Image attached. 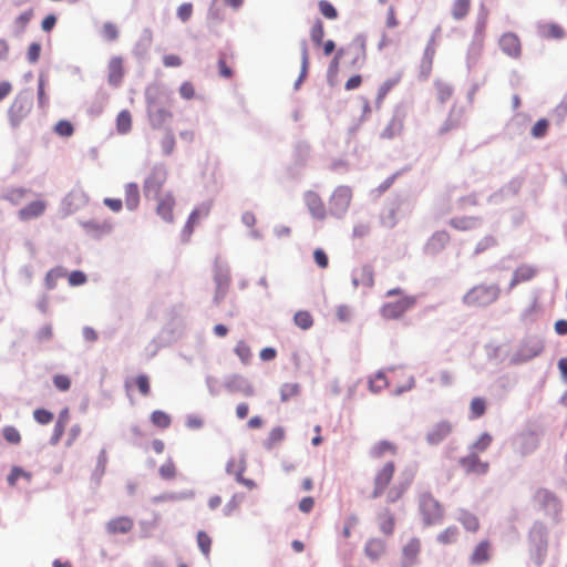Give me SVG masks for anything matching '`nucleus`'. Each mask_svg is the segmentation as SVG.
Segmentation results:
<instances>
[{
  "label": "nucleus",
  "instance_id": "obj_33",
  "mask_svg": "<svg viewBox=\"0 0 567 567\" xmlns=\"http://www.w3.org/2000/svg\"><path fill=\"white\" fill-rule=\"evenodd\" d=\"M378 524L380 530L384 535L390 536L393 534L395 520L393 514L389 509H384L378 515Z\"/></svg>",
  "mask_w": 567,
  "mask_h": 567
},
{
  "label": "nucleus",
  "instance_id": "obj_46",
  "mask_svg": "<svg viewBox=\"0 0 567 567\" xmlns=\"http://www.w3.org/2000/svg\"><path fill=\"white\" fill-rule=\"evenodd\" d=\"M293 321L296 326H298L302 330H307L311 328L313 324V318L311 313L305 310L298 311L293 317Z\"/></svg>",
  "mask_w": 567,
  "mask_h": 567
},
{
  "label": "nucleus",
  "instance_id": "obj_21",
  "mask_svg": "<svg viewBox=\"0 0 567 567\" xmlns=\"http://www.w3.org/2000/svg\"><path fill=\"white\" fill-rule=\"evenodd\" d=\"M47 202L44 200H34L21 208L18 212V217L22 221H28L34 218L42 216L47 209Z\"/></svg>",
  "mask_w": 567,
  "mask_h": 567
},
{
  "label": "nucleus",
  "instance_id": "obj_29",
  "mask_svg": "<svg viewBox=\"0 0 567 567\" xmlns=\"http://www.w3.org/2000/svg\"><path fill=\"white\" fill-rule=\"evenodd\" d=\"M133 386H136L143 396H147L151 393V382L146 374H138L135 378L127 379L125 381V388L127 390L132 389Z\"/></svg>",
  "mask_w": 567,
  "mask_h": 567
},
{
  "label": "nucleus",
  "instance_id": "obj_4",
  "mask_svg": "<svg viewBox=\"0 0 567 567\" xmlns=\"http://www.w3.org/2000/svg\"><path fill=\"white\" fill-rule=\"evenodd\" d=\"M386 296H400V299L386 302L382 306L381 315L385 319H398L402 317L408 310L413 308L416 302L415 297L402 295V290L399 288L389 290Z\"/></svg>",
  "mask_w": 567,
  "mask_h": 567
},
{
  "label": "nucleus",
  "instance_id": "obj_42",
  "mask_svg": "<svg viewBox=\"0 0 567 567\" xmlns=\"http://www.w3.org/2000/svg\"><path fill=\"white\" fill-rule=\"evenodd\" d=\"M470 411H471V416L473 419H478V417L483 416L486 411V400L481 396L473 398L470 403Z\"/></svg>",
  "mask_w": 567,
  "mask_h": 567
},
{
  "label": "nucleus",
  "instance_id": "obj_12",
  "mask_svg": "<svg viewBox=\"0 0 567 567\" xmlns=\"http://www.w3.org/2000/svg\"><path fill=\"white\" fill-rule=\"evenodd\" d=\"M212 209L210 203H204L196 207L190 215L188 216V219L184 226L183 229V238L184 240H188L194 231L195 225L199 223L200 219L206 218Z\"/></svg>",
  "mask_w": 567,
  "mask_h": 567
},
{
  "label": "nucleus",
  "instance_id": "obj_57",
  "mask_svg": "<svg viewBox=\"0 0 567 567\" xmlns=\"http://www.w3.org/2000/svg\"><path fill=\"white\" fill-rule=\"evenodd\" d=\"M386 385H388V381H386L384 373H382V372H378L374 375V378L371 379L369 382L370 390L373 392H379Z\"/></svg>",
  "mask_w": 567,
  "mask_h": 567
},
{
  "label": "nucleus",
  "instance_id": "obj_37",
  "mask_svg": "<svg viewBox=\"0 0 567 567\" xmlns=\"http://www.w3.org/2000/svg\"><path fill=\"white\" fill-rule=\"evenodd\" d=\"M403 130V121L399 117H393L386 127L381 133L382 138H393L398 134H400Z\"/></svg>",
  "mask_w": 567,
  "mask_h": 567
},
{
  "label": "nucleus",
  "instance_id": "obj_61",
  "mask_svg": "<svg viewBox=\"0 0 567 567\" xmlns=\"http://www.w3.org/2000/svg\"><path fill=\"white\" fill-rule=\"evenodd\" d=\"M399 79H391L385 81L379 89L377 102L381 103L388 93L398 84Z\"/></svg>",
  "mask_w": 567,
  "mask_h": 567
},
{
  "label": "nucleus",
  "instance_id": "obj_25",
  "mask_svg": "<svg viewBox=\"0 0 567 567\" xmlns=\"http://www.w3.org/2000/svg\"><path fill=\"white\" fill-rule=\"evenodd\" d=\"M386 550V544L380 538H371L364 546V554L371 560H378Z\"/></svg>",
  "mask_w": 567,
  "mask_h": 567
},
{
  "label": "nucleus",
  "instance_id": "obj_56",
  "mask_svg": "<svg viewBox=\"0 0 567 567\" xmlns=\"http://www.w3.org/2000/svg\"><path fill=\"white\" fill-rule=\"evenodd\" d=\"M102 35L107 41H114L118 37V29L113 22H105L102 27Z\"/></svg>",
  "mask_w": 567,
  "mask_h": 567
},
{
  "label": "nucleus",
  "instance_id": "obj_53",
  "mask_svg": "<svg viewBox=\"0 0 567 567\" xmlns=\"http://www.w3.org/2000/svg\"><path fill=\"white\" fill-rule=\"evenodd\" d=\"M197 545L200 551L208 557L210 553L212 538L205 532H198L197 534Z\"/></svg>",
  "mask_w": 567,
  "mask_h": 567
},
{
  "label": "nucleus",
  "instance_id": "obj_43",
  "mask_svg": "<svg viewBox=\"0 0 567 567\" xmlns=\"http://www.w3.org/2000/svg\"><path fill=\"white\" fill-rule=\"evenodd\" d=\"M217 286L216 299L223 298L230 282V277L227 272L218 271L215 275Z\"/></svg>",
  "mask_w": 567,
  "mask_h": 567
},
{
  "label": "nucleus",
  "instance_id": "obj_30",
  "mask_svg": "<svg viewBox=\"0 0 567 567\" xmlns=\"http://www.w3.org/2000/svg\"><path fill=\"white\" fill-rule=\"evenodd\" d=\"M34 16L33 9H29L20 13L12 23V34L14 37H21L27 30L28 24Z\"/></svg>",
  "mask_w": 567,
  "mask_h": 567
},
{
  "label": "nucleus",
  "instance_id": "obj_39",
  "mask_svg": "<svg viewBox=\"0 0 567 567\" xmlns=\"http://www.w3.org/2000/svg\"><path fill=\"white\" fill-rule=\"evenodd\" d=\"M286 433L284 427L276 426L271 429V431L268 434L267 440L265 441V446L267 449H272L277 444L281 443L285 440Z\"/></svg>",
  "mask_w": 567,
  "mask_h": 567
},
{
  "label": "nucleus",
  "instance_id": "obj_15",
  "mask_svg": "<svg viewBox=\"0 0 567 567\" xmlns=\"http://www.w3.org/2000/svg\"><path fill=\"white\" fill-rule=\"evenodd\" d=\"M175 197L172 193H166L157 197L156 214L166 223H173Z\"/></svg>",
  "mask_w": 567,
  "mask_h": 567
},
{
  "label": "nucleus",
  "instance_id": "obj_63",
  "mask_svg": "<svg viewBox=\"0 0 567 567\" xmlns=\"http://www.w3.org/2000/svg\"><path fill=\"white\" fill-rule=\"evenodd\" d=\"M430 382L437 383L441 386H449L453 382V377L450 371L443 370L435 378H432Z\"/></svg>",
  "mask_w": 567,
  "mask_h": 567
},
{
  "label": "nucleus",
  "instance_id": "obj_64",
  "mask_svg": "<svg viewBox=\"0 0 567 567\" xmlns=\"http://www.w3.org/2000/svg\"><path fill=\"white\" fill-rule=\"evenodd\" d=\"M549 123L547 120H538L532 128V135L536 138L543 137L546 135Z\"/></svg>",
  "mask_w": 567,
  "mask_h": 567
},
{
  "label": "nucleus",
  "instance_id": "obj_45",
  "mask_svg": "<svg viewBox=\"0 0 567 567\" xmlns=\"http://www.w3.org/2000/svg\"><path fill=\"white\" fill-rule=\"evenodd\" d=\"M152 423L159 429H167L171 425V416L161 410H156L151 414Z\"/></svg>",
  "mask_w": 567,
  "mask_h": 567
},
{
  "label": "nucleus",
  "instance_id": "obj_23",
  "mask_svg": "<svg viewBox=\"0 0 567 567\" xmlns=\"http://www.w3.org/2000/svg\"><path fill=\"white\" fill-rule=\"evenodd\" d=\"M399 205L394 202L383 205L380 213V223L385 228H393L398 223Z\"/></svg>",
  "mask_w": 567,
  "mask_h": 567
},
{
  "label": "nucleus",
  "instance_id": "obj_51",
  "mask_svg": "<svg viewBox=\"0 0 567 567\" xmlns=\"http://www.w3.org/2000/svg\"><path fill=\"white\" fill-rule=\"evenodd\" d=\"M320 13L330 20H334L338 18L337 9L327 0H320L318 2Z\"/></svg>",
  "mask_w": 567,
  "mask_h": 567
},
{
  "label": "nucleus",
  "instance_id": "obj_52",
  "mask_svg": "<svg viewBox=\"0 0 567 567\" xmlns=\"http://www.w3.org/2000/svg\"><path fill=\"white\" fill-rule=\"evenodd\" d=\"M436 95L440 102H446L453 95V87L444 82H436Z\"/></svg>",
  "mask_w": 567,
  "mask_h": 567
},
{
  "label": "nucleus",
  "instance_id": "obj_41",
  "mask_svg": "<svg viewBox=\"0 0 567 567\" xmlns=\"http://www.w3.org/2000/svg\"><path fill=\"white\" fill-rule=\"evenodd\" d=\"M245 468V462L241 458H231L226 465L227 473L234 475L236 481L241 480Z\"/></svg>",
  "mask_w": 567,
  "mask_h": 567
},
{
  "label": "nucleus",
  "instance_id": "obj_54",
  "mask_svg": "<svg viewBox=\"0 0 567 567\" xmlns=\"http://www.w3.org/2000/svg\"><path fill=\"white\" fill-rule=\"evenodd\" d=\"M161 146L165 155L173 153L175 147V137L171 131L165 132L161 140Z\"/></svg>",
  "mask_w": 567,
  "mask_h": 567
},
{
  "label": "nucleus",
  "instance_id": "obj_24",
  "mask_svg": "<svg viewBox=\"0 0 567 567\" xmlns=\"http://www.w3.org/2000/svg\"><path fill=\"white\" fill-rule=\"evenodd\" d=\"M134 526L133 519L127 516H121L111 519L106 525V530L110 534H126L132 530Z\"/></svg>",
  "mask_w": 567,
  "mask_h": 567
},
{
  "label": "nucleus",
  "instance_id": "obj_3",
  "mask_svg": "<svg viewBox=\"0 0 567 567\" xmlns=\"http://www.w3.org/2000/svg\"><path fill=\"white\" fill-rule=\"evenodd\" d=\"M501 293L497 285H478L473 287L463 298L468 307H486L495 302Z\"/></svg>",
  "mask_w": 567,
  "mask_h": 567
},
{
  "label": "nucleus",
  "instance_id": "obj_17",
  "mask_svg": "<svg viewBox=\"0 0 567 567\" xmlns=\"http://www.w3.org/2000/svg\"><path fill=\"white\" fill-rule=\"evenodd\" d=\"M499 47L505 54L512 58H518L522 53L520 40L513 32H506L501 37Z\"/></svg>",
  "mask_w": 567,
  "mask_h": 567
},
{
  "label": "nucleus",
  "instance_id": "obj_13",
  "mask_svg": "<svg viewBox=\"0 0 567 567\" xmlns=\"http://www.w3.org/2000/svg\"><path fill=\"white\" fill-rule=\"evenodd\" d=\"M346 52L350 53L351 65L353 68H362L367 61V43L363 37H357L346 50Z\"/></svg>",
  "mask_w": 567,
  "mask_h": 567
},
{
  "label": "nucleus",
  "instance_id": "obj_34",
  "mask_svg": "<svg viewBox=\"0 0 567 567\" xmlns=\"http://www.w3.org/2000/svg\"><path fill=\"white\" fill-rule=\"evenodd\" d=\"M460 529L452 525L446 527L436 536V540L442 545H453L458 540Z\"/></svg>",
  "mask_w": 567,
  "mask_h": 567
},
{
  "label": "nucleus",
  "instance_id": "obj_50",
  "mask_svg": "<svg viewBox=\"0 0 567 567\" xmlns=\"http://www.w3.org/2000/svg\"><path fill=\"white\" fill-rule=\"evenodd\" d=\"M310 37L316 45H321L324 37V28L321 20H317L310 31Z\"/></svg>",
  "mask_w": 567,
  "mask_h": 567
},
{
  "label": "nucleus",
  "instance_id": "obj_60",
  "mask_svg": "<svg viewBox=\"0 0 567 567\" xmlns=\"http://www.w3.org/2000/svg\"><path fill=\"white\" fill-rule=\"evenodd\" d=\"M158 472H159V475L162 476V478L172 480L176 475L175 464L173 463V461L168 460L163 465H161Z\"/></svg>",
  "mask_w": 567,
  "mask_h": 567
},
{
  "label": "nucleus",
  "instance_id": "obj_55",
  "mask_svg": "<svg viewBox=\"0 0 567 567\" xmlns=\"http://www.w3.org/2000/svg\"><path fill=\"white\" fill-rule=\"evenodd\" d=\"M493 437L488 433H483L473 444L472 449L475 453L484 452L492 443Z\"/></svg>",
  "mask_w": 567,
  "mask_h": 567
},
{
  "label": "nucleus",
  "instance_id": "obj_58",
  "mask_svg": "<svg viewBox=\"0 0 567 567\" xmlns=\"http://www.w3.org/2000/svg\"><path fill=\"white\" fill-rule=\"evenodd\" d=\"M543 34L549 39H561L565 34L564 29L555 23H551L544 28Z\"/></svg>",
  "mask_w": 567,
  "mask_h": 567
},
{
  "label": "nucleus",
  "instance_id": "obj_9",
  "mask_svg": "<svg viewBox=\"0 0 567 567\" xmlns=\"http://www.w3.org/2000/svg\"><path fill=\"white\" fill-rule=\"evenodd\" d=\"M352 200V189L349 186H338L330 197L331 214L341 217Z\"/></svg>",
  "mask_w": 567,
  "mask_h": 567
},
{
  "label": "nucleus",
  "instance_id": "obj_14",
  "mask_svg": "<svg viewBox=\"0 0 567 567\" xmlns=\"http://www.w3.org/2000/svg\"><path fill=\"white\" fill-rule=\"evenodd\" d=\"M492 551V543L488 539H483L472 550L468 561L474 566L484 565L491 560Z\"/></svg>",
  "mask_w": 567,
  "mask_h": 567
},
{
  "label": "nucleus",
  "instance_id": "obj_7",
  "mask_svg": "<svg viewBox=\"0 0 567 567\" xmlns=\"http://www.w3.org/2000/svg\"><path fill=\"white\" fill-rule=\"evenodd\" d=\"M544 350V343L540 339H529L524 341L516 352L512 355L511 362L513 364H520L527 362L537 355H539Z\"/></svg>",
  "mask_w": 567,
  "mask_h": 567
},
{
  "label": "nucleus",
  "instance_id": "obj_44",
  "mask_svg": "<svg viewBox=\"0 0 567 567\" xmlns=\"http://www.w3.org/2000/svg\"><path fill=\"white\" fill-rule=\"evenodd\" d=\"M300 393V385L298 383H285L280 388V399L287 402L292 398L298 396Z\"/></svg>",
  "mask_w": 567,
  "mask_h": 567
},
{
  "label": "nucleus",
  "instance_id": "obj_16",
  "mask_svg": "<svg viewBox=\"0 0 567 567\" xmlns=\"http://www.w3.org/2000/svg\"><path fill=\"white\" fill-rule=\"evenodd\" d=\"M125 74L124 61L121 56H113L107 64V81L112 86H120Z\"/></svg>",
  "mask_w": 567,
  "mask_h": 567
},
{
  "label": "nucleus",
  "instance_id": "obj_36",
  "mask_svg": "<svg viewBox=\"0 0 567 567\" xmlns=\"http://www.w3.org/2000/svg\"><path fill=\"white\" fill-rule=\"evenodd\" d=\"M234 352L236 353V355L239 358V360L244 364H249L250 363L251 358H252V352H251L250 346L246 341L239 340L236 343Z\"/></svg>",
  "mask_w": 567,
  "mask_h": 567
},
{
  "label": "nucleus",
  "instance_id": "obj_19",
  "mask_svg": "<svg viewBox=\"0 0 567 567\" xmlns=\"http://www.w3.org/2000/svg\"><path fill=\"white\" fill-rule=\"evenodd\" d=\"M460 464L466 471V473L482 475L488 471V463L482 462L476 453H472L465 457H462L460 460Z\"/></svg>",
  "mask_w": 567,
  "mask_h": 567
},
{
  "label": "nucleus",
  "instance_id": "obj_59",
  "mask_svg": "<svg viewBox=\"0 0 567 567\" xmlns=\"http://www.w3.org/2000/svg\"><path fill=\"white\" fill-rule=\"evenodd\" d=\"M54 132L61 136L69 137L73 134V125L65 120L59 121L54 126Z\"/></svg>",
  "mask_w": 567,
  "mask_h": 567
},
{
  "label": "nucleus",
  "instance_id": "obj_11",
  "mask_svg": "<svg viewBox=\"0 0 567 567\" xmlns=\"http://www.w3.org/2000/svg\"><path fill=\"white\" fill-rule=\"evenodd\" d=\"M166 181V172L161 168H154L144 182V193L146 197L161 196V189Z\"/></svg>",
  "mask_w": 567,
  "mask_h": 567
},
{
  "label": "nucleus",
  "instance_id": "obj_10",
  "mask_svg": "<svg viewBox=\"0 0 567 567\" xmlns=\"http://www.w3.org/2000/svg\"><path fill=\"white\" fill-rule=\"evenodd\" d=\"M421 553V540L419 538L410 539L402 548L399 567H414L419 561Z\"/></svg>",
  "mask_w": 567,
  "mask_h": 567
},
{
  "label": "nucleus",
  "instance_id": "obj_1",
  "mask_svg": "<svg viewBox=\"0 0 567 567\" xmlns=\"http://www.w3.org/2000/svg\"><path fill=\"white\" fill-rule=\"evenodd\" d=\"M395 473V464L392 461L384 463L378 468L373 476V489L371 496L378 498L385 495L388 503H395L406 492L410 482L399 483L390 486Z\"/></svg>",
  "mask_w": 567,
  "mask_h": 567
},
{
  "label": "nucleus",
  "instance_id": "obj_26",
  "mask_svg": "<svg viewBox=\"0 0 567 567\" xmlns=\"http://www.w3.org/2000/svg\"><path fill=\"white\" fill-rule=\"evenodd\" d=\"M398 452V446L386 440H382L377 442L371 449H370V456L380 460L384 457L385 455H395Z\"/></svg>",
  "mask_w": 567,
  "mask_h": 567
},
{
  "label": "nucleus",
  "instance_id": "obj_22",
  "mask_svg": "<svg viewBox=\"0 0 567 567\" xmlns=\"http://www.w3.org/2000/svg\"><path fill=\"white\" fill-rule=\"evenodd\" d=\"M539 445V439L538 435L529 431L527 433H524L520 435L518 441V452L522 456H526L528 454H532L537 450Z\"/></svg>",
  "mask_w": 567,
  "mask_h": 567
},
{
  "label": "nucleus",
  "instance_id": "obj_28",
  "mask_svg": "<svg viewBox=\"0 0 567 567\" xmlns=\"http://www.w3.org/2000/svg\"><path fill=\"white\" fill-rule=\"evenodd\" d=\"M124 200L126 208L135 210L140 205V188L136 183H128L124 186Z\"/></svg>",
  "mask_w": 567,
  "mask_h": 567
},
{
  "label": "nucleus",
  "instance_id": "obj_8",
  "mask_svg": "<svg viewBox=\"0 0 567 567\" xmlns=\"http://www.w3.org/2000/svg\"><path fill=\"white\" fill-rule=\"evenodd\" d=\"M146 104H147V115L151 122V125L154 128L162 127L169 118H172L173 114L165 107H162L158 104L157 96L146 93Z\"/></svg>",
  "mask_w": 567,
  "mask_h": 567
},
{
  "label": "nucleus",
  "instance_id": "obj_6",
  "mask_svg": "<svg viewBox=\"0 0 567 567\" xmlns=\"http://www.w3.org/2000/svg\"><path fill=\"white\" fill-rule=\"evenodd\" d=\"M420 513L423 522L431 526L440 524L444 518V508L431 494L420 497Z\"/></svg>",
  "mask_w": 567,
  "mask_h": 567
},
{
  "label": "nucleus",
  "instance_id": "obj_47",
  "mask_svg": "<svg viewBox=\"0 0 567 567\" xmlns=\"http://www.w3.org/2000/svg\"><path fill=\"white\" fill-rule=\"evenodd\" d=\"M20 478H25L28 482H30L31 474L29 472H25L24 470H22L19 466H13L11 468L10 474L8 475V478H7L8 484L13 487L17 485V482Z\"/></svg>",
  "mask_w": 567,
  "mask_h": 567
},
{
  "label": "nucleus",
  "instance_id": "obj_32",
  "mask_svg": "<svg viewBox=\"0 0 567 567\" xmlns=\"http://www.w3.org/2000/svg\"><path fill=\"white\" fill-rule=\"evenodd\" d=\"M457 520L463 525V527L466 530H468L471 533H476L480 529L478 517L466 509L460 511Z\"/></svg>",
  "mask_w": 567,
  "mask_h": 567
},
{
  "label": "nucleus",
  "instance_id": "obj_31",
  "mask_svg": "<svg viewBox=\"0 0 567 567\" xmlns=\"http://www.w3.org/2000/svg\"><path fill=\"white\" fill-rule=\"evenodd\" d=\"M472 7V0H453L451 6L452 18L456 21L465 19Z\"/></svg>",
  "mask_w": 567,
  "mask_h": 567
},
{
  "label": "nucleus",
  "instance_id": "obj_27",
  "mask_svg": "<svg viewBox=\"0 0 567 567\" xmlns=\"http://www.w3.org/2000/svg\"><path fill=\"white\" fill-rule=\"evenodd\" d=\"M537 274V270L535 267L530 265H520L517 267V269L514 271L513 278L509 282V289H513L515 286H517L520 282L528 281L533 279Z\"/></svg>",
  "mask_w": 567,
  "mask_h": 567
},
{
  "label": "nucleus",
  "instance_id": "obj_62",
  "mask_svg": "<svg viewBox=\"0 0 567 567\" xmlns=\"http://www.w3.org/2000/svg\"><path fill=\"white\" fill-rule=\"evenodd\" d=\"M34 420L40 424H49L53 421V413L45 409H37L33 412Z\"/></svg>",
  "mask_w": 567,
  "mask_h": 567
},
{
  "label": "nucleus",
  "instance_id": "obj_5",
  "mask_svg": "<svg viewBox=\"0 0 567 567\" xmlns=\"http://www.w3.org/2000/svg\"><path fill=\"white\" fill-rule=\"evenodd\" d=\"M33 97L30 93H19L8 111V117L12 127H18L31 113Z\"/></svg>",
  "mask_w": 567,
  "mask_h": 567
},
{
  "label": "nucleus",
  "instance_id": "obj_49",
  "mask_svg": "<svg viewBox=\"0 0 567 567\" xmlns=\"http://www.w3.org/2000/svg\"><path fill=\"white\" fill-rule=\"evenodd\" d=\"M2 434H3L4 440L9 444L18 445L21 442V434L16 426H12V425L4 426L2 430Z\"/></svg>",
  "mask_w": 567,
  "mask_h": 567
},
{
  "label": "nucleus",
  "instance_id": "obj_38",
  "mask_svg": "<svg viewBox=\"0 0 567 567\" xmlns=\"http://www.w3.org/2000/svg\"><path fill=\"white\" fill-rule=\"evenodd\" d=\"M65 270L62 267H56L49 270L44 278V286L48 290H52L56 287L58 280L64 277Z\"/></svg>",
  "mask_w": 567,
  "mask_h": 567
},
{
  "label": "nucleus",
  "instance_id": "obj_40",
  "mask_svg": "<svg viewBox=\"0 0 567 567\" xmlns=\"http://www.w3.org/2000/svg\"><path fill=\"white\" fill-rule=\"evenodd\" d=\"M449 241H450V235H449V233H447V231H445V230H441V231H436V233L431 237V239L429 240L427 246H429L432 250H437V249H441V248H443L444 246H446Z\"/></svg>",
  "mask_w": 567,
  "mask_h": 567
},
{
  "label": "nucleus",
  "instance_id": "obj_48",
  "mask_svg": "<svg viewBox=\"0 0 567 567\" xmlns=\"http://www.w3.org/2000/svg\"><path fill=\"white\" fill-rule=\"evenodd\" d=\"M474 224L473 217H454L450 220V225L457 230H468L474 227Z\"/></svg>",
  "mask_w": 567,
  "mask_h": 567
},
{
  "label": "nucleus",
  "instance_id": "obj_2",
  "mask_svg": "<svg viewBox=\"0 0 567 567\" xmlns=\"http://www.w3.org/2000/svg\"><path fill=\"white\" fill-rule=\"evenodd\" d=\"M528 547L532 559L538 565L543 564L548 549L547 528L543 523H535L529 529Z\"/></svg>",
  "mask_w": 567,
  "mask_h": 567
},
{
  "label": "nucleus",
  "instance_id": "obj_35",
  "mask_svg": "<svg viewBox=\"0 0 567 567\" xmlns=\"http://www.w3.org/2000/svg\"><path fill=\"white\" fill-rule=\"evenodd\" d=\"M132 130V114L128 110L121 111L116 116V131L127 134Z\"/></svg>",
  "mask_w": 567,
  "mask_h": 567
},
{
  "label": "nucleus",
  "instance_id": "obj_20",
  "mask_svg": "<svg viewBox=\"0 0 567 567\" xmlns=\"http://www.w3.org/2000/svg\"><path fill=\"white\" fill-rule=\"evenodd\" d=\"M452 432V425L447 421L435 424L426 434V441L431 445H437Z\"/></svg>",
  "mask_w": 567,
  "mask_h": 567
},
{
  "label": "nucleus",
  "instance_id": "obj_18",
  "mask_svg": "<svg viewBox=\"0 0 567 567\" xmlns=\"http://www.w3.org/2000/svg\"><path fill=\"white\" fill-rule=\"evenodd\" d=\"M305 203L311 214V216L318 220H322L326 218V207L321 199V197L312 192L309 190L305 194Z\"/></svg>",
  "mask_w": 567,
  "mask_h": 567
}]
</instances>
